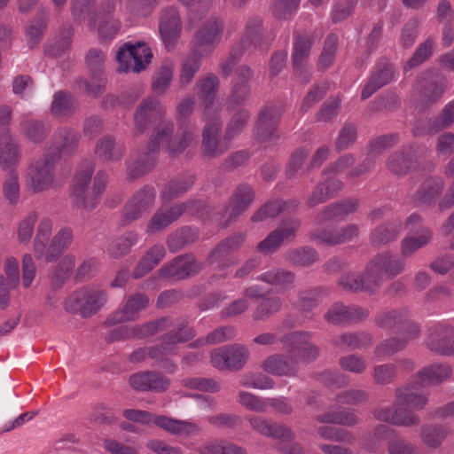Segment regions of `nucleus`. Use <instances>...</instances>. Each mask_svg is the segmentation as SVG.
<instances>
[{"instance_id": "4468645a", "label": "nucleus", "mask_w": 454, "mask_h": 454, "mask_svg": "<svg viewBox=\"0 0 454 454\" xmlns=\"http://www.w3.org/2000/svg\"><path fill=\"white\" fill-rule=\"evenodd\" d=\"M313 43V35L309 32H298L294 36L292 62L294 73L301 82L310 80L308 61Z\"/></svg>"}, {"instance_id": "f03ea898", "label": "nucleus", "mask_w": 454, "mask_h": 454, "mask_svg": "<svg viewBox=\"0 0 454 454\" xmlns=\"http://www.w3.org/2000/svg\"><path fill=\"white\" fill-rule=\"evenodd\" d=\"M166 108L154 98H145L134 114L133 135L140 136L153 125L150 139L166 140L174 133V122L166 118Z\"/></svg>"}, {"instance_id": "5fc2aeb1", "label": "nucleus", "mask_w": 454, "mask_h": 454, "mask_svg": "<svg viewBox=\"0 0 454 454\" xmlns=\"http://www.w3.org/2000/svg\"><path fill=\"white\" fill-rule=\"evenodd\" d=\"M21 132L34 143H40L48 136L50 125L40 120L24 116L20 123Z\"/></svg>"}, {"instance_id": "bb28decb", "label": "nucleus", "mask_w": 454, "mask_h": 454, "mask_svg": "<svg viewBox=\"0 0 454 454\" xmlns=\"http://www.w3.org/2000/svg\"><path fill=\"white\" fill-rule=\"evenodd\" d=\"M237 44L248 52L262 49L267 45L262 20L258 16L250 17L245 25L242 35Z\"/></svg>"}, {"instance_id": "603ef678", "label": "nucleus", "mask_w": 454, "mask_h": 454, "mask_svg": "<svg viewBox=\"0 0 454 454\" xmlns=\"http://www.w3.org/2000/svg\"><path fill=\"white\" fill-rule=\"evenodd\" d=\"M195 176L192 174H185L171 179L160 192V199L168 202L186 192L194 184Z\"/></svg>"}, {"instance_id": "72a5a7b5", "label": "nucleus", "mask_w": 454, "mask_h": 454, "mask_svg": "<svg viewBox=\"0 0 454 454\" xmlns=\"http://www.w3.org/2000/svg\"><path fill=\"white\" fill-rule=\"evenodd\" d=\"M399 141L397 134H389L379 137L370 144V153L368 156L358 165L351 168L348 172V177H357L374 166V159L372 154L378 153L382 150L394 146Z\"/></svg>"}, {"instance_id": "c756f323", "label": "nucleus", "mask_w": 454, "mask_h": 454, "mask_svg": "<svg viewBox=\"0 0 454 454\" xmlns=\"http://www.w3.org/2000/svg\"><path fill=\"white\" fill-rule=\"evenodd\" d=\"M80 134L78 131L67 127L57 129L51 138V145L47 153H52L58 156V160L62 156L73 154L79 144Z\"/></svg>"}, {"instance_id": "412c9836", "label": "nucleus", "mask_w": 454, "mask_h": 454, "mask_svg": "<svg viewBox=\"0 0 454 454\" xmlns=\"http://www.w3.org/2000/svg\"><path fill=\"white\" fill-rule=\"evenodd\" d=\"M248 357L246 347L231 345L214 349L211 352L212 365L221 371L239 370L243 367Z\"/></svg>"}, {"instance_id": "a19ab883", "label": "nucleus", "mask_w": 454, "mask_h": 454, "mask_svg": "<svg viewBox=\"0 0 454 454\" xmlns=\"http://www.w3.org/2000/svg\"><path fill=\"white\" fill-rule=\"evenodd\" d=\"M371 266H375L382 278H392L403 271L405 262L397 255L385 252L375 255L371 260Z\"/></svg>"}, {"instance_id": "09e8293b", "label": "nucleus", "mask_w": 454, "mask_h": 454, "mask_svg": "<svg viewBox=\"0 0 454 454\" xmlns=\"http://www.w3.org/2000/svg\"><path fill=\"white\" fill-rule=\"evenodd\" d=\"M218 86L219 79L212 73L207 74L196 83V89L206 103L204 116H211L214 115V114H218L217 110L215 109L213 106L214 94L216 92Z\"/></svg>"}, {"instance_id": "39448f33", "label": "nucleus", "mask_w": 454, "mask_h": 454, "mask_svg": "<svg viewBox=\"0 0 454 454\" xmlns=\"http://www.w3.org/2000/svg\"><path fill=\"white\" fill-rule=\"evenodd\" d=\"M107 300L104 290L82 288L70 294L65 301V309L70 313H79L83 317L94 315Z\"/></svg>"}, {"instance_id": "9b49d317", "label": "nucleus", "mask_w": 454, "mask_h": 454, "mask_svg": "<svg viewBox=\"0 0 454 454\" xmlns=\"http://www.w3.org/2000/svg\"><path fill=\"white\" fill-rule=\"evenodd\" d=\"M194 336V331L188 327L185 321H182L176 325V328L170 330L161 337V343L160 345L147 347L149 358L158 363L160 361V358L175 355L177 351L176 345L178 343L186 342Z\"/></svg>"}, {"instance_id": "37998d69", "label": "nucleus", "mask_w": 454, "mask_h": 454, "mask_svg": "<svg viewBox=\"0 0 454 454\" xmlns=\"http://www.w3.org/2000/svg\"><path fill=\"white\" fill-rule=\"evenodd\" d=\"M452 123H454V100L449 102L438 116L427 121V127L424 129H421L419 123L416 124L413 134L417 137H420L427 133H437L448 128Z\"/></svg>"}, {"instance_id": "4d7b16f0", "label": "nucleus", "mask_w": 454, "mask_h": 454, "mask_svg": "<svg viewBox=\"0 0 454 454\" xmlns=\"http://www.w3.org/2000/svg\"><path fill=\"white\" fill-rule=\"evenodd\" d=\"M137 241V233L132 231H127L109 244L107 253L111 258L119 259L127 254Z\"/></svg>"}, {"instance_id": "0eeeda50", "label": "nucleus", "mask_w": 454, "mask_h": 454, "mask_svg": "<svg viewBox=\"0 0 454 454\" xmlns=\"http://www.w3.org/2000/svg\"><path fill=\"white\" fill-rule=\"evenodd\" d=\"M204 117L206 125L202 130V153L207 158H218L231 148V141L227 140L225 135L220 137L222 121L218 114Z\"/></svg>"}, {"instance_id": "e2e57ef3", "label": "nucleus", "mask_w": 454, "mask_h": 454, "mask_svg": "<svg viewBox=\"0 0 454 454\" xmlns=\"http://www.w3.org/2000/svg\"><path fill=\"white\" fill-rule=\"evenodd\" d=\"M51 231L52 221L48 217L43 218L39 223L34 239V254L36 259L43 257Z\"/></svg>"}, {"instance_id": "f257e3e1", "label": "nucleus", "mask_w": 454, "mask_h": 454, "mask_svg": "<svg viewBox=\"0 0 454 454\" xmlns=\"http://www.w3.org/2000/svg\"><path fill=\"white\" fill-rule=\"evenodd\" d=\"M94 164L86 161L77 169L73 181L70 196L74 204L86 211L95 209L99 202L101 195L104 193L107 182L108 175L99 170L93 178Z\"/></svg>"}, {"instance_id": "9d476101", "label": "nucleus", "mask_w": 454, "mask_h": 454, "mask_svg": "<svg viewBox=\"0 0 454 454\" xmlns=\"http://www.w3.org/2000/svg\"><path fill=\"white\" fill-rule=\"evenodd\" d=\"M156 191L151 185H145L136 191L125 204L121 213V224L129 225L141 218L153 208Z\"/></svg>"}, {"instance_id": "bf43d9fd", "label": "nucleus", "mask_w": 454, "mask_h": 454, "mask_svg": "<svg viewBox=\"0 0 454 454\" xmlns=\"http://www.w3.org/2000/svg\"><path fill=\"white\" fill-rule=\"evenodd\" d=\"M175 64L172 60H165L156 71L152 90L156 94H164L168 89L174 74Z\"/></svg>"}, {"instance_id": "680f3d73", "label": "nucleus", "mask_w": 454, "mask_h": 454, "mask_svg": "<svg viewBox=\"0 0 454 454\" xmlns=\"http://www.w3.org/2000/svg\"><path fill=\"white\" fill-rule=\"evenodd\" d=\"M395 430L389 427L380 424L375 427L373 434H368L363 440L361 445L367 452L374 453L381 446L384 440L389 438L390 434H394Z\"/></svg>"}, {"instance_id": "a18cd8bd", "label": "nucleus", "mask_w": 454, "mask_h": 454, "mask_svg": "<svg viewBox=\"0 0 454 454\" xmlns=\"http://www.w3.org/2000/svg\"><path fill=\"white\" fill-rule=\"evenodd\" d=\"M403 223L399 218L378 225L370 235L372 245L380 247L395 240L401 233Z\"/></svg>"}, {"instance_id": "20e7f679", "label": "nucleus", "mask_w": 454, "mask_h": 454, "mask_svg": "<svg viewBox=\"0 0 454 454\" xmlns=\"http://www.w3.org/2000/svg\"><path fill=\"white\" fill-rule=\"evenodd\" d=\"M58 156L44 153L35 159L28 166L25 176L26 185L34 193L48 190L55 179V168Z\"/></svg>"}, {"instance_id": "4c0bfd02", "label": "nucleus", "mask_w": 454, "mask_h": 454, "mask_svg": "<svg viewBox=\"0 0 454 454\" xmlns=\"http://www.w3.org/2000/svg\"><path fill=\"white\" fill-rule=\"evenodd\" d=\"M444 186L445 183L440 176H434L426 178L413 195V202L417 206L434 204L442 194Z\"/></svg>"}, {"instance_id": "5701e85b", "label": "nucleus", "mask_w": 454, "mask_h": 454, "mask_svg": "<svg viewBox=\"0 0 454 454\" xmlns=\"http://www.w3.org/2000/svg\"><path fill=\"white\" fill-rule=\"evenodd\" d=\"M129 385L136 391L162 393L168 389L170 380L157 371H143L129 377Z\"/></svg>"}, {"instance_id": "0e129e2a", "label": "nucleus", "mask_w": 454, "mask_h": 454, "mask_svg": "<svg viewBox=\"0 0 454 454\" xmlns=\"http://www.w3.org/2000/svg\"><path fill=\"white\" fill-rule=\"evenodd\" d=\"M48 20V13L44 11H40V16L31 20L26 27L27 43L31 48L41 42L43 33L47 28Z\"/></svg>"}, {"instance_id": "4be33fe9", "label": "nucleus", "mask_w": 454, "mask_h": 454, "mask_svg": "<svg viewBox=\"0 0 454 454\" xmlns=\"http://www.w3.org/2000/svg\"><path fill=\"white\" fill-rule=\"evenodd\" d=\"M246 235L242 232L234 233L222 240L208 254L209 264H216L219 270H223L234 264L229 254L238 249L245 241Z\"/></svg>"}, {"instance_id": "de8ad7c7", "label": "nucleus", "mask_w": 454, "mask_h": 454, "mask_svg": "<svg viewBox=\"0 0 454 454\" xmlns=\"http://www.w3.org/2000/svg\"><path fill=\"white\" fill-rule=\"evenodd\" d=\"M166 256V249L162 244L153 245L136 265L132 277L135 279L143 278L155 268Z\"/></svg>"}, {"instance_id": "a211bd4d", "label": "nucleus", "mask_w": 454, "mask_h": 454, "mask_svg": "<svg viewBox=\"0 0 454 454\" xmlns=\"http://www.w3.org/2000/svg\"><path fill=\"white\" fill-rule=\"evenodd\" d=\"M311 333L308 332H293L281 338L286 353L298 355V363H309L317 358L319 348L311 341Z\"/></svg>"}, {"instance_id": "cd10ccee", "label": "nucleus", "mask_w": 454, "mask_h": 454, "mask_svg": "<svg viewBox=\"0 0 454 454\" xmlns=\"http://www.w3.org/2000/svg\"><path fill=\"white\" fill-rule=\"evenodd\" d=\"M368 315L369 311L365 308L357 305L345 306L341 302H335L328 309L324 318L329 324L340 325L365 319Z\"/></svg>"}, {"instance_id": "8fccbe9b", "label": "nucleus", "mask_w": 454, "mask_h": 454, "mask_svg": "<svg viewBox=\"0 0 454 454\" xmlns=\"http://www.w3.org/2000/svg\"><path fill=\"white\" fill-rule=\"evenodd\" d=\"M415 162L412 147L391 153L387 161V168L395 176L407 175Z\"/></svg>"}, {"instance_id": "774afa93", "label": "nucleus", "mask_w": 454, "mask_h": 454, "mask_svg": "<svg viewBox=\"0 0 454 454\" xmlns=\"http://www.w3.org/2000/svg\"><path fill=\"white\" fill-rule=\"evenodd\" d=\"M200 454H247L246 450L233 443L209 442L199 450Z\"/></svg>"}, {"instance_id": "6e6d98bb", "label": "nucleus", "mask_w": 454, "mask_h": 454, "mask_svg": "<svg viewBox=\"0 0 454 454\" xmlns=\"http://www.w3.org/2000/svg\"><path fill=\"white\" fill-rule=\"evenodd\" d=\"M451 368L447 364H434L425 366L417 376L424 384H440L451 375Z\"/></svg>"}, {"instance_id": "69168bd1", "label": "nucleus", "mask_w": 454, "mask_h": 454, "mask_svg": "<svg viewBox=\"0 0 454 454\" xmlns=\"http://www.w3.org/2000/svg\"><path fill=\"white\" fill-rule=\"evenodd\" d=\"M286 259L294 266H309L318 260L317 252L309 247H302L288 251Z\"/></svg>"}, {"instance_id": "aec40b11", "label": "nucleus", "mask_w": 454, "mask_h": 454, "mask_svg": "<svg viewBox=\"0 0 454 454\" xmlns=\"http://www.w3.org/2000/svg\"><path fill=\"white\" fill-rule=\"evenodd\" d=\"M149 303L150 299L145 294L136 292L124 298L121 309L111 315L106 323L108 325H114L136 321L139 318L140 313L149 306Z\"/></svg>"}, {"instance_id": "864d4df0", "label": "nucleus", "mask_w": 454, "mask_h": 454, "mask_svg": "<svg viewBox=\"0 0 454 454\" xmlns=\"http://www.w3.org/2000/svg\"><path fill=\"white\" fill-rule=\"evenodd\" d=\"M325 295L326 291L322 286L302 289L298 291L297 300L294 305L301 312H310L318 306L320 300Z\"/></svg>"}, {"instance_id": "6e6552de", "label": "nucleus", "mask_w": 454, "mask_h": 454, "mask_svg": "<svg viewBox=\"0 0 454 454\" xmlns=\"http://www.w3.org/2000/svg\"><path fill=\"white\" fill-rule=\"evenodd\" d=\"M283 113V106L274 104L266 105L261 110L254 131L258 143L268 146L279 138L278 125Z\"/></svg>"}, {"instance_id": "79ce46f5", "label": "nucleus", "mask_w": 454, "mask_h": 454, "mask_svg": "<svg viewBox=\"0 0 454 454\" xmlns=\"http://www.w3.org/2000/svg\"><path fill=\"white\" fill-rule=\"evenodd\" d=\"M21 148L12 136L0 137V165L4 170L11 171L20 164Z\"/></svg>"}, {"instance_id": "6ab92c4d", "label": "nucleus", "mask_w": 454, "mask_h": 454, "mask_svg": "<svg viewBox=\"0 0 454 454\" xmlns=\"http://www.w3.org/2000/svg\"><path fill=\"white\" fill-rule=\"evenodd\" d=\"M202 270V264L198 262L192 254L178 255L159 270L158 275L163 278H171L176 281L188 278L198 274Z\"/></svg>"}, {"instance_id": "f3484780", "label": "nucleus", "mask_w": 454, "mask_h": 454, "mask_svg": "<svg viewBox=\"0 0 454 454\" xmlns=\"http://www.w3.org/2000/svg\"><path fill=\"white\" fill-rule=\"evenodd\" d=\"M171 326L168 317L149 321L139 325H121L114 328L107 336L108 341L124 339H144Z\"/></svg>"}, {"instance_id": "1a4fd4ad", "label": "nucleus", "mask_w": 454, "mask_h": 454, "mask_svg": "<svg viewBox=\"0 0 454 454\" xmlns=\"http://www.w3.org/2000/svg\"><path fill=\"white\" fill-rule=\"evenodd\" d=\"M422 217L417 213L407 217L405 225L410 228L409 233L401 241V253L403 256H411L417 250L428 245L433 239V231L420 224Z\"/></svg>"}, {"instance_id": "dca6fc26", "label": "nucleus", "mask_w": 454, "mask_h": 454, "mask_svg": "<svg viewBox=\"0 0 454 454\" xmlns=\"http://www.w3.org/2000/svg\"><path fill=\"white\" fill-rule=\"evenodd\" d=\"M223 29V20L211 18L207 20L192 40L194 52L201 57L210 54L219 43Z\"/></svg>"}, {"instance_id": "f8f14e48", "label": "nucleus", "mask_w": 454, "mask_h": 454, "mask_svg": "<svg viewBox=\"0 0 454 454\" xmlns=\"http://www.w3.org/2000/svg\"><path fill=\"white\" fill-rule=\"evenodd\" d=\"M446 77L436 70H427L416 79L414 90L427 106L436 103L444 94Z\"/></svg>"}, {"instance_id": "c03bdc74", "label": "nucleus", "mask_w": 454, "mask_h": 454, "mask_svg": "<svg viewBox=\"0 0 454 454\" xmlns=\"http://www.w3.org/2000/svg\"><path fill=\"white\" fill-rule=\"evenodd\" d=\"M409 317L410 313L406 309L381 311L375 317V324L381 328L407 332V325L413 323Z\"/></svg>"}, {"instance_id": "393cba45", "label": "nucleus", "mask_w": 454, "mask_h": 454, "mask_svg": "<svg viewBox=\"0 0 454 454\" xmlns=\"http://www.w3.org/2000/svg\"><path fill=\"white\" fill-rule=\"evenodd\" d=\"M403 337L388 338L379 343L374 348V356L381 359L403 350L408 344L419 335V327L415 323L407 325V332H400Z\"/></svg>"}, {"instance_id": "49530a36", "label": "nucleus", "mask_w": 454, "mask_h": 454, "mask_svg": "<svg viewBox=\"0 0 454 454\" xmlns=\"http://www.w3.org/2000/svg\"><path fill=\"white\" fill-rule=\"evenodd\" d=\"M373 338L365 332L343 333L333 339V344L340 349H364L372 346Z\"/></svg>"}, {"instance_id": "3c124183", "label": "nucleus", "mask_w": 454, "mask_h": 454, "mask_svg": "<svg viewBox=\"0 0 454 454\" xmlns=\"http://www.w3.org/2000/svg\"><path fill=\"white\" fill-rule=\"evenodd\" d=\"M74 239L73 231L68 227L61 228L51 239L50 246L45 250L44 255L46 262L57 260L64 250L67 249L72 244Z\"/></svg>"}, {"instance_id": "423d86ee", "label": "nucleus", "mask_w": 454, "mask_h": 454, "mask_svg": "<svg viewBox=\"0 0 454 454\" xmlns=\"http://www.w3.org/2000/svg\"><path fill=\"white\" fill-rule=\"evenodd\" d=\"M153 57L151 49L144 43H125L116 51L117 72L139 73L145 70Z\"/></svg>"}, {"instance_id": "ddd939ff", "label": "nucleus", "mask_w": 454, "mask_h": 454, "mask_svg": "<svg viewBox=\"0 0 454 454\" xmlns=\"http://www.w3.org/2000/svg\"><path fill=\"white\" fill-rule=\"evenodd\" d=\"M202 207L199 200H188L183 203L173 204L170 207H160L157 209L146 226L147 233H156L163 231L171 223L179 219L185 212L193 213Z\"/></svg>"}, {"instance_id": "a878e982", "label": "nucleus", "mask_w": 454, "mask_h": 454, "mask_svg": "<svg viewBox=\"0 0 454 454\" xmlns=\"http://www.w3.org/2000/svg\"><path fill=\"white\" fill-rule=\"evenodd\" d=\"M255 279L280 293L291 291L296 286V274L294 271L276 266L265 269Z\"/></svg>"}, {"instance_id": "f704fd0d", "label": "nucleus", "mask_w": 454, "mask_h": 454, "mask_svg": "<svg viewBox=\"0 0 454 454\" xmlns=\"http://www.w3.org/2000/svg\"><path fill=\"white\" fill-rule=\"evenodd\" d=\"M159 29L165 45L168 48L172 47L182 29L180 16L175 7L166 8L161 12Z\"/></svg>"}, {"instance_id": "338daca9", "label": "nucleus", "mask_w": 454, "mask_h": 454, "mask_svg": "<svg viewBox=\"0 0 454 454\" xmlns=\"http://www.w3.org/2000/svg\"><path fill=\"white\" fill-rule=\"evenodd\" d=\"M282 309V300L277 295L263 299L253 312V319L255 321L265 320L278 313Z\"/></svg>"}, {"instance_id": "e433bc0d", "label": "nucleus", "mask_w": 454, "mask_h": 454, "mask_svg": "<svg viewBox=\"0 0 454 454\" xmlns=\"http://www.w3.org/2000/svg\"><path fill=\"white\" fill-rule=\"evenodd\" d=\"M126 153L125 145L112 135L100 137L95 145V157L102 162L120 161Z\"/></svg>"}, {"instance_id": "13d9d810", "label": "nucleus", "mask_w": 454, "mask_h": 454, "mask_svg": "<svg viewBox=\"0 0 454 454\" xmlns=\"http://www.w3.org/2000/svg\"><path fill=\"white\" fill-rule=\"evenodd\" d=\"M198 238L196 231L191 227L184 226L176 230L167 238V246L170 253H176L185 246L193 243Z\"/></svg>"}, {"instance_id": "c85d7f7f", "label": "nucleus", "mask_w": 454, "mask_h": 454, "mask_svg": "<svg viewBox=\"0 0 454 454\" xmlns=\"http://www.w3.org/2000/svg\"><path fill=\"white\" fill-rule=\"evenodd\" d=\"M359 202L356 199H346L331 203L317 213L315 221L317 224L331 221H344L350 214L356 211Z\"/></svg>"}, {"instance_id": "c9c22d12", "label": "nucleus", "mask_w": 454, "mask_h": 454, "mask_svg": "<svg viewBox=\"0 0 454 454\" xmlns=\"http://www.w3.org/2000/svg\"><path fill=\"white\" fill-rule=\"evenodd\" d=\"M343 189V183L332 176H323L309 195L306 205L312 208L334 198Z\"/></svg>"}, {"instance_id": "2eb2a0df", "label": "nucleus", "mask_w": 454, "mask_h": 454, "mask_svg": "<svg viewBox=\"0 0 454 454\" xmlns=\"http://www.w3.org/2000/svg\"><path fill=\"white\" fill-rule=\"evenodd\" d=\"M160 144L155 138L150 139L145 151L133 152L126 160L127 175L136 180L151 171L156 163Z\"/></svg>"}, {"instance_id": "b1692460", "label": "nucleus", "mask_w": 454, "mask_h": 454, "mask_svg": "<svg viewBox=\"0 0 454 454\" xmlns=\"http://www.w3.org/2000/svg\"><path fill=\"white\" fill-rule=\"evenodd\" d=\"M395 68L387 59H380L375 65L369 81L365 83L361 97L367 99L378 90L391 82L395 77Z\"/></svg>"}, {"instance_id": "58836bf2", "label": "nucleus", "mask_w": 454, "mask_h": 454, "mask_svg": "<svg viewBox=\"0 0 454 454\" xmlns=\"http://www.w3.org/2000/svg\"><path fill=\"white\" fill-rule=\"evenodd\" d=\"M197 139L196 129L192 126L181 124L178 134L169 137L168 139L160 140V147L165 145L172 155H178L188 148Z\"/></svg>"}, {"instance_id": "7ed1b4c3", "label": "nucleus", "mask_w": 454, "mask_h": 454, "mask_svg": "<svg viewBox=\"0 0 454 454\" xmlns=\"http://www.w3.org/2000/svg\"><path fill=\"white\" fill-rule=\"evenodd\" d=\"M122 415L126 419L142 425L153 423L172 434L192 436L197 435L200 431V427L196 423L187 420H177L166 416H155L145 411L126 409L123 411Z\"/></svg>"}, {"instance_id": "2f4dec72", "label": "nucleus", "mask_w": 454, "mask_h": 454, "mask_svg": "<svg viewBox=\"0 0 454 454\" xmlns=\"http://www.w3.org/2000/svg\"><path fill=\"white\" fill-rule=\"evenodd\" d=\"M454 332L447 325L439 324L430 329V333L427 340V347L441 355H454Z\"/></svg>"}, {"instance_id": "473e14b6", "label": "nucleus", "mask_w": 454, "mask_h": 454, "mask_svg": "<svg viewBox=\"0 0 454 454\" xmlns=\"http://www.w3.org/2000/svg\"><path fill=\"white\" fill-rule=\"evenodd\" d=\"M262 368L276 376H295L299 370L298 355L287 353L270 356L263 361Z\"/></svg>"}, {"instance_id": "052dcab7", "label": "nucleus", "mask_w": 454, "mask_h": 454, "mask_svg": "<svg viewBox=\"0 0 454 454\" xmlns=\"http://www.w3.org/2000/svg\"><path fill=\"white\" fill-rule=\"evenodd\" d=\"M75 109L76 101L70 93L59 90L54 94L51 105V112L54 116H67L74 114Z\"/></svg>"}, {"instance_id": "7c9ffc66", "label": "nucleus", "mask_w": 454, "mask_h": 454, "mask_svg": "<svg viewBox=\"0 0 454 454\" xmlns=\"http://www.w3.org/2000/svg\"><path fill=\"white\" fill-rule=\"evenodd\" d=\"M254 197L255 192L250 184H239L233 191L225 207L224 214L228 215L229 221L234 220L243 212L247 211L252 205Z\"/></svg>"}, {"instance_id": "ea45409f", "label": "nucleus", "mask_w": 454, "mask_h": 454, "mask_svg": "<svg viewBox=\"0 0 454 454\" xmlns=\"http://www.w3.org/2000/svg\"><path fill=\"white\" fill-rule=\"evenodd\" d=\"M4 271L6 276H0V305L6 307L9 304V291L17 287L20 281L19 262L13 257L5 261Z\"/></svg>"}]
</instances>
